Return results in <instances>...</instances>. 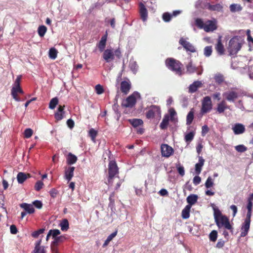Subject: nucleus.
Masks as SVG:
<instances>
[{"instance_id": "f257e3e1", "label": "nucleus", "mask_w": 253, "mask_h": 253, "mask_svg": "<svg viewBox=\"0 0 253 253\" xmlns=\"http://www.w3.org/2000/svg\"><path fill=\"white\" fill-rule=\"evenodd\" d=\"M166 66L175 74L180 76L183 74L182 64L173 58H168L165 60Z\"/></svg>"}, {"instance_id": "dca6fc26", "label": "nucleus", "mask_w": 253, "mask_h": 253, "mask_svg": "<svg viewBox=\"0 0 253 253\" xmlns=\"http://www.w3.org/2000/svg\"><path fill=\"white\" fill-rule=\"evenodd\" d=\"M107 38V34H106L101 37L100 41L96 44V46L98 47L99 51L101 52L104 51L105 50V48L106 45Z\"/></svg>"}, {"instance_id": "aec40b11", "label": "nucleus", "mask_w": 253, "mask_h": 253, "mask_svg": "<svg viewBox=\"0 0 253 253\" xmlns=\"http://www.w3.org/2000/svg\"><path fill=\"white\" fill-rule=\"evenodd\" d=\"M139 13L141 18L143 21L146 20L148 16V12L145 6L142 2L139 4Z\"/></svg>"}, {"instance_id": "c03bdc74", "label": "nucleus", "mask_w": 253, "mask_h": 253, "mask_svg": "<svg viewBox=\"0 0 253 253\" xmlns=\"http://www.w3.org/2000/svg\"><path fill=\"white\" fill-rule=\"evenodd\" d=\"M65 239L66 238L64 236L57 237L54 239V241L52 242V244L55 245H58L59 243L63 242Z\"/></svg>"}, {"instance_id": "5701e85b", "label": "nucleus", "mask_w": 253, "mask_h": 253, "mask_svg": "<svg viewBox=\"0 0 253 253\" xmlns=\"http://www.w3.org/2000/svg\"><path fill=\"white\" fill-rule=\"evenodd\" d=\"M232 129L235 134H240L244 133L245 131V128L243 125L241 124H236L232 127Z\"/></svg>"}, {"instance_id": "f3484780", "label": "nucleus", "mask_w": 253, "mask_h": 253, "mask_svg": "<svg viewBox=\"0 0 253 253\" xmlns=\"http://www.w3.org/2000/svg\"><path fill=\"white\" fill-rule=\"evenodd\" d=\"M250 222L246 221H244L242 223L241 227V237H244L248 235L250 228Z\"/></svg>"}, {"instance_id": "de8ad7c7", "label": "nucleus", "mask_w": 253, "mask_h": 253, "mask_svg": "<svg viewBox=\"0 0 253 253\" xmlns=\"http://www.w3.org/2000/svg\"><path fill=\"white\" fill-rule=\"evenodd\" d=\"M217 237V232L215 230L212 231L210 234V239L211 241L215 242Z\"/></svg>"}, {"instance_id": "393cba45", "label": "nucleus", "mask_w": 253, "mask_h": 253, "mask_svg": "<svg viewBox=\"0 0 253 253\" xmlns=\"http://www.w3.org/2000/svg\"><path fill=\"white\" fill-rule=\"evenodd\" d=\"M20 207L23 209L27 212V213L29 214L33 213L35 211L33 206L29 204L25 203H22L20 205Z\"/></svg>"}, {"instance_id": "c9c22d12", "label": "nucleus", "mask_w": 253, "mask_h": 253, "mask_svg": "<svg viewBox=\"0 0 253 253\" xmlns=\"http://www.w3.org/2000/svg\"><path fill=\"white\" fill-rule=\"evenodd\" d=\"M223 6L219 3H217L214 5L210 4L209 6V9L212 11H222Z\"/></svg>"}, {"instance_id": "ddd939ff", "label": "nucleus", "mask_w": 253, "mask_h": 253, "mask_svg": "<svg viewBox=\"0 0 253 253\" xmlns=\"http://www.w3.org/2000/svg\"><path fill=\"white\" fill-rule=\"evenodd\" d=\"M223 95L227 101L230 102H234L238 97V93L235 91L225 92Z\"/></svg>"}, {"instance_id": "f8f14e48", "label": "nucleus", "mask_w": 253, "mask_h": 253, "mask_svg": "<svg viewBox=\"0 0 253 253\" xmlns=\"http://www.w3.org/2000/svg\"><path fill=\"white\" fill-rule=\"evenodd\" d=\"M130 88L131 83L128 80H127V81H122L121 83L120 90L124 94H127L129 92Z\"/></svg>"}, {"instance_id": "e433bc0d", "label": "nucleus", "mask_w": 253, "mask_h": 253, "mask_svg": "<svg viewBox=\"0 0 253 253\" xmlns=\"http://www.w3.org/2000/svg\"><path fill=\"white\" fill-rule=\"evenodd\" d=\"M58 51L54 47L51 48L49 50V57L51 59H55L57 56Z\"/></svg>"}, {"instance_id": "37998d69", "label": "nucleus", "mask_w": 253, "mask_h": 253, "mask_svg": "<svg viewBox=\"0 0 253 253\" xmlns=\"http://www.w3.org/2000/svg\"><path fill=\"white\" fill-rule=\"evenodd\" d=\"M212 52L211 46H207L204 48V54L206 57H209L211 55Z\"/></svg>"}, {"instance_id": "bf43d9fd", "label": "nucleus", "mask_w": 253, "mask_h": 253, "mask_svg": "<svg viewBox=\"0 0 253 253\" xmlns=\"http://www.w3.org/2000/svg\"><path fill=\"white\" fill-rule=\"evenodd\" d=\"M65 113L57 112L54 114V118L56 121H60L63 118Z\"/></svg>"}, {"instance_id": "e2e57ef3", "label": "nucleus", "mask_w": 253, "mask_h": 253, "mask_svg": "<svg viewBox=\"0 0 253 253\" xmlns=\"http://www.w3.org/2000/svg\"><path fill=\"white\" fill-rule=\"evenodd\" d=\"M21 80V76H18L14 82L13 86H20V82Z\"/></svg>"}, {"instance_id": "4be33fe9", "label": "nucleus", "mask_w": 253, "mask_h": 253, "mask_svg": "<svg viewBox=\"0 0 253 253\" xmlns=\"http://www.w3.org/2000/svg\"><path fill=\"white\" fill-rule=\"evenodd\" d=\"M31 177V174L22 172H19L17 175V181L19 184L23 183L26 179Z\"/></svg>"}, {"instance_id": "774afa93", "label": "nucleus", "mask_w": 253, "mask_h": 253, "mask_svg": "<svg viewBox=\"0 0 253 253\" xmlns=\"http://www.w3.org/2000/svg\"><path fill=\"white\" fill-rule=\"evenodd\" d=\"M51 250L52 253H59L58 249V245H51Z\"/></svg>"}, {"instance_id": "4d7b16f0", "label": "nucleus", "mask_w": 253, "mask_h": 253, "mask_svg": "<svg viewBox=\"0 0 253 253\" xmlns=\"http://www.w3.org/2000/svg\"><path fill=\"white\" fill-rule=\"evenodd\" d=\"M196 25L200 29L204 28L205 23H204L202 19L198 18L195 21Z\"/></svg>"}, {"instance_id": "f704fd0d", "label": "nucleus", "mask_w": 253, "mask_h": 253, "mask_svg": "<svg viewBox=\"0 0 253 253\" xmlns=\"http://www.w3.org/2000/svg\"><path fill=\"white\" fill-rule=\"evenodd\" d=\"M194 111L192 109L188 114L186 117V124L190 125L192 124L194 119Z\"/></svg>"}, {"instance_id": "2f4dec72", "label": "nucleus", "mask_w": 253, "mask_h": 253, "mask_svg": "<svg viewBox=\"0 0 253 253\" xmlns=\"http://www.w3.org/2000/svg\"><path fill=\"white\" fill-rule=\"evenodd\" d=\"M61 229L63 231H66L69 228V222L67 219H63L60 223Z\"/></svg>"}, {"instance_id": "0e129e2a", "label": "nucleus", "mask_w": 253, "mask_h": 253, "mask_svg": "<svg viewBox=\"0 0 253 253\" xmlns=\"http://www.w3.org/2000/svg\"><path fill=\"white\" fill-rule=\"evenodd\" d=\"M33 204L38 209H41L42 207V204L41 201L36 200L33 202Z\"/></svg>"}, {"instance_id": "39448f33", "label": "nucleus", "mask_w": 253, "mask_h": 253, "mask_svg": "<svg viewBox=\"0 0 253 253\" xmlns=\"http://www.w3.org/2000/svg\"><path fill=\"white\" fill-rule=\"evenodd\" d=\"M215 223L219 229L223 228L229 230L231 233H233V225L230 223L229 219L227 216H222L219 219L215 221Z\"/></svg>"}, {"instance_id": "bb28decb", "label": "nucleus", "mask_w": 253, "mask_h": 253, "mask_svg": "<svg viewBox=\"0 0 253 253\" xmlns=\"http://www.w3.org/2000/svg\"><path fill=\"white\" fill-rule=\"evenodd\" d=\"M67 163L68 165H73L77 161V157L71 153H69L67 156Z\"/></svg>"}, {"instance_id": "49530a36", "label": "nucleus", "mask_w": 253, "mask_h": 253, "mask_svg": "<svg viewBox=\"0 0 253 253\" xmlns=\"http://www.w3.org/2000/svg\"><path fill=\"white\" fill-rule=\"evenodd\" d=\"M235 150L240 153L245 152L247 150V147L243 144L239 145L235 147Z\"/></svg>"}, {"instance_id": "6e6d98bb", "label": "nucleus", "mask_w": 253, "mask_h": 253, "mask_svg": "<svg viewBox=\"0 0 253 253\" xmlns=\"http://www.w3.org/2000/svg\"><path fill=\"white\" fill-rule=\"evenodd\" d=\"M44 231V229H40L37 231L33 232L32 234V236L34 238H38L40 234L43 233Z\"/></svg>"}, {"instance_id": "5fc2aeb1", "label": "nucleus", "mask_w": 253, "mask_h": 253, "mask_svg": "<svg viewBox=\"0 0 253 253\" xmlns=\"http://www.w3.org/2000/svg\"><path fill=\"white\" fill-rule=\"evenodd\" d=\"M33 131L31 128H26L24 131V137L29 138L32 135Z\"/></svg>"}, {"instance_id": "3c124183", "label": "nucleus", "mask_w": 253, "mask_h": 253, "mask_svg": "<svg viewBox=\"0 0 253 253\" xmlns=\"http://www.w3.org/2000/svg\"><path fill=\"white\" fill-rule=\"evenodd\" d=\"M43 186V182L41 180H39L36 183L35 185V189L37 191H39L42 188Z\"/></svg>"}, {"instance_id": "69168bd1", "label": "nucleus", "mask_w": 253, "mask_h": 253, "mask_svg": "<svg viewBox=\"0 0 253 253\" xmlns=\"http://www.w3.org/2000/svg\"><path fill=\"white\" fill-rule=\"evenodd\" d=\"M201 181V178L200 176L197 175L193 178V183L195 185H197L200 183Z\"/></svg>"}, {"instance_id": "9d476101", "label": "nucleus", "mask_w": 253, "mask_h": 253, "mask_svg": "<svg viewBox=\"0 0 253 253\" xmlns=\"http://www.w3.org/2000/svg\"><path fill=\"white\" fill-rule=\"evenodd\" d=\"M179 43L183 46L186 51H189L192 53L196 51L195 46L190 42L186 41L183 38H181L180 39Z\"/></svg>"}, {"instance_id": "79ce46f5", "label": "nucleus", "mask_w": 253, "mask_h": 253, "mask_svg": "<svg viewBox=\"0 0 253 253\" xmlns=\"http://www.w3.org/2000/svg\"><path fill=\"white\" fill-rule=\"evenodd\" d=\"M214 80L217 84H220L224 81V78L222 75L219 74L215 76Z\"/></svg>"}, {"instance_id": "72a5a7b5", "label": "nucleus", "mask_w": 253, "mask_h": 253, "mask_svg": "<svg viewBox=\"0 0 253 253\" xmlns=\"http://www.w3.org/2000/svg\"><path fill=\"white\" fill-rule=\"evenodd\" d=\"M130 124L134 127H136L143 124V121L141 119H133L129 120Z\"/></svg>"}, {"instance_id": "864d4df0", "label": "nucleus", "mask_w": 253, "mask_h": 253, "mask_svg": "<svg viewBox=\"0 0 253 253\" xmlns=\"http://www.w3.org/2000/svg\"><path fill=\"white\" fill-rule=\"evenodd\" d=\"M95 91H96V93L97 94H102L104 91V90L102 87V85H101L100 84H97L95 87Z\"/></svg>"}, {"instance_id": "c756f323", "label": "nucleus", "mask_w": 253, "mask_h": 253, "mask_svg": "<svg viewBox=\"0 0 253 253\" xmlns=\"http://www.w3.org/2000/svg\"><path fill=\"white\" fill-rule=\"evenodd\" d=\"M169 120V117L168 115H165L162 122L160 125V127L162 129H165L167 128Z\"/></svg>"}, {"instance_id": "603ef678", "label": "nucleus", "mask_w": 253, "mask_h": 253, "mask_svg": "<svg viewBox=\"0 0 253 253\" xmlns=\"http://www.w3.org/2000/svg\"><path fill=\"white\" fill-rule=\"evenodd\" d=\"M176 169L179 174L181 176H183L185 174V170L184 167L179 164L178 165H176Z\"/></svg>"}, {"instance_id": "09e8293b", "label": "nucleus", "mask_w": 253, "mask_h": 253, "mask_svg": "<svg viewBox=\"0 0 253 253\" xmlns=\"http://www.w3.org/2000/svg\"><path fill=\"white\" fill-rule=\"evenodd\" d=\"M213 180L211 176H209L207 178V179L205 182V186L207 188H211L212 186H213Z\"/></svg>"}, {"instance_id": "473e14b6", "label": "nucleus", "mask_w": 253, "mask_h": 253, "mask_svg": "<svg viewBox=\"0 0 253 253\" xmlns=\"http://www.w3.org/2000/svg\"><path fill=\"white\" fill-rule=\"evenodd\" d=\"M229 8L232 12H239L242 9V7L240 4L235 3L231 4Z\"/></svg>"}, {"instance_id": "6e6552de", "label": "nucleus", "mask_w": 253, "mask_h": 253, "mask_svg": "<svg viewBox=\"0 0 253 253\" xmlns=\"http://www.w3.org/2000/svg\"><path fill=\"white\" fill-rule=\"evenodd\" d=\"M160 107L156 105L151 106L146 113V117L148 119H153L156 116H160Z\"/></svg>"}, {"instance_id": "6ab92c4d", "label": "nucleus", "mask_w": 253, "mask_h": 253, "mask_svg": "<svg viewBox=\"0 0 253 253\" xmlns=\"http://www.w3.org/2000/svg\"><path fill=\"white\" fill-rule=\"evenodd\" d=\"M217 27L215 23L211 20H208L205 25L204 30L207 32L213 31L216 29Z\"/></svg>"}, {"instance_id": "4c0bfd02", "label": "nucleus", "mask_w": 253, "mask_h": 253, "mask_svg": "<svg viewBox=\"0 0 253 253\" xmlns=\"http://www.w3.org/2000/svg\"><path fill=\"white\" fill-rule=\"evenodd\" d=\"M58 102V99L57 97L52 98L49 103V108L52 110L55 109Z\"/></svg>"}, {"instance_id": "c85d7f7f", "label": "nucleus", "mask_w": 253, "mask_h": 253, "mask_svg": "<svg viewBox=\"0 0 253 253\" xmlns=\"http://www.w3.org/2000/svg\"><path fill=\"white\" fill-rule=\"evenodd\" d=\"M190 205H186L182 211L181 215L183 219H188L190 217Z\"/></svg>"}, {"instance_id": "680f3d73", "label": "nucleus", "mask_w": 253, "mask_h": 253, "mask_svg": "<svg viewBox=\"0 0 253 253\" xmlns=\"http://www.w3.org/2000/svg\"><path fill=\"white\" fill-rule=\"evenodd\" d=\"M252 211H248L246 215V217L244 221L250 222L251 221V216H252Z\"/></svg>"}, {"instance_id": "1a4fd4ad", "label": "nucleus", "mask_w": 253, "mask_h": 253, "mask_svg": "<svg viewBox=\"0 0 253 253\" xmlns=\"http://www.w3.org/2000/svg\"><path fill=\"white\" fill-rule=\"evenodd\" d=\"M186 72L188 74H193L196 72L198 75H202L203 73V68L202 66L196 67L193 64L191 60L190 62L186 65Z\"/></svg>"}, {"instance_id": "052dcab7", "label": "nucleus", "mask_w": 253, "mask_h": 253, "mask_svg": "<svg viewBox=\"0 0 253 253\" xmlns=\"http://www.w3.org/2000/svg\"><path fill=\"white\" fill-rule=\"evenodd\" d=\"M209 128L208 126L204 125L202 127V135L205 136L206 134L209 132Z\"/></svg>"}, {"instance_id": "8fccbe9b", "label": "nucleus", "mask_w": 253, "mask_h": 253, "mask_svg": "<svg viewBox=\"0 0 253 253\" xmlns=\"http://www.w3.org/2000/svg\"><path fill=\"white\" fill-rule=\"evenodd\" d=\"M97 135V132L93 128H91L89 131V135L91 137L92 140L94 141Z\"/></svg>"}, {"instance_id": "a18cd8bd", "label": "nucleus", "mask_w": 253, "mask_h": 253, "mask_svg": "<svg viewBox=\"0 0 253 253\" xmlns=\"http://www.w3.org/2000/svg\"><path fill=\"white\" fill-rule=\"evenodd\" d=\"M172 18V15L169 12H165L162 15L163 20L166 22H169Z\"/></svg>"}, {"instance_id": "7ed1b4c3", "label": "nucleus", "mask_w": 253, "mask_h": 253, "mask_svg": "<svg viewBox=\"0 0 253 253\" xmlns=\"http://www.w3.org/2000/svg\"><path fill=\"white\" fill-rule=\"evenodd\" d=\"M119 174V168L115 161H110L108 165V175L107 182L106 184L109 186H111L113 183L114 178Z\"/></svg>"}, {"instance_id": "cd10ccee", "label": "nucleus", "mask_w": 253, "mask_h": 253, "mask_svg": "<svg viewBox=\"0 0 253 253\" xmlns=\"http://www.w3.org/2000/svg\"><path fill=\"white\" fill-rule=\"evenodd\" d=\"M228 107L226 105V102L224 100H222L220 103L217 104L216 111L220 114L223 113L225 110Z\"/></svg>"}, {"instance_id": "423d86ee", "label": "nucleus", "mask_w": 253, "mask_h": 253, "mask_svg": "<svg viewBox=\"0 0 253 253\" xmlns=\"http://www.w3.org/2000/svg\"><path fill=\"white\" fill-rule=\"evenodd\" d=\"M202 106L200 110V114H205L210 112L212 108V104L211 98L210 96H207L203 98L201 101Z\"/></svg>"}, {"instance_id": "a878e982", "label": "nucleus", "mask_w": 253, "mask_h": 253, "mask_svg": "<svg viewBox=\"0 0 253 253\" xmlns=\"http://www.w3.org/2000/svg\"><path fill=\"white\" fill-rule=\"evenodd\" d=\"M198 199V196L195 194H191L187 197V202L188 203V205L191 206L194 205L197 203Z\"/></svg>"}, {"instance_id": "b1692460", "label": "nucleus", "mask_w": 253, "mask_h": 253, "mask_svg": "<svg viewBox=\"0 0 253 253\" xmlns=\"http://www.w3.org/2000/svg\"><path fill=\"white\" fill-rule=\"evenodd\" d=\"M204 163L205 160L202 156H199V162L195 165V173L197 175H199L201 173L202 167L204 165Z\"/></svg>"}, {"instance_id": "f03ea898", "label": "nucleus", "mask_w": 253, "mask_h": 253, "mask_svg": "<svg viewBox=\"0 0 253 253\" xmlns=\"http://www.w3.org/2000/svg\"><path fill=\"white\" fill-rule=\"evenodd\" d=\"M102 57L106 62L109 63L114 61L115 58L120 59L122 57V52L119 48L114 49L110 47L103 51Z\"/></svg>"}, {"instance_id": "4468645a", "label": "nucleus", "mask_w": 253, "mask_h": 253, "mask_svg": "<svg viewBox=\"0 0 253 253\" xmlns=\"http://www.w3.org/2000/svg\"><path fill=\"white\" fill-rule=\"evenodd\" d=\"M74 167H66L65 169L64 178L69 182L74 176Z\"/></svg>"}, {"instance_id": "0eeeda50", "label": "nucleus", "mask_w": 253, "mask_h": 253, "mask_svg": "<svg viewBox=\"0 0 253 253\" xmlns=\"http://www.w3.org/2000/svg\"><path fill=\"white\" fill-rule=\"evenodd\" d=\"M138 96H139V94L137 92H134L123 101L122 106L126 108L133 107L136 104V97Z\"/></svg>"}, {"instance_id": "58836bf2", "label": "nucleus", "mask_w": 253, "mask_h": 253, "mask_svg": "<svg viewBox=\"0 0 253 253\" xmlns=\"http://www.w3.org/2000/svg\"><path fill=\"white\" fill-rule=\"evenodd\" d=\"M214 210V218L215 222L219 219L222 216H225V215H223L220 210L218 209H213Z\"/></svg>"}, {"instance_id": "13d9d810", "label": "nucleus", "mask_w": 253, "mask_h": 253, "mask_svg": "<svg viewBox=\"0 0 253 253\" xmlns=\"http://www.w3.org/2000/svg\"><path fill=\"white\" fill-rule=\"evenodd\" d=\"M49 232H50L51 236H52L54 239L57 237V236L60 234V231L58 229H51Z\"/></svg>"}, {"instance_id": "9b49d317", "label": "nucleus", "mask_w": 253, "mask_h": 253, "mask_svg": "<svg viewBox=\"0 0 253 253\" xmlns=\"http://www.w3.org/2000/svg\"><path fill=\"white\" fill-rule=\"evenodd\" d=\"M162 155L165 157H169L173 153V149L171 147L166 144H163L161 145Z\"/></svg>"}, {"instance_id": "7c9ffc66", "label": "nucleus", "mask_w": 253, "mask_h": 253, "mask_svg": "<svg viewBox=\"0 0 253 253\" xmlns=\"http://www.w3.org/2000/svg\"><path fill=\"white\" fill-rule=\"evenodd\" d=\"M41 243V240L36 243L34 250L35 253H45L44 247L40 246Z\"/></svg>"}, {"instance_id": "338daca9", "label": "nucleus", "mask_w": 253, "mask_h": 253, "mask_svg": "<svg viewBox=\"0 0 253 253\" xmlns=\"http://www.w3.org/2000/svg\"><path fill=\"white\" fill-rule=\"evenodd\" d=\"M10 233L12 234H16L18 232L16 226L15 225H11L10 227Z\"/></svg>"}, {"instance_id": "a19ab883", "label": "nucleus", "mask_w": 253, "mask_h": 253, "mask_svg": "<svg viewBox=\"0 0 253 253\" xmlns=\"http://www.w3.org/2000/svg\"><path fill=\"white\" fill-rule=\"evenodd\" d=\"M195 133L194 132H190L186 134L184 137V140L186 143H189L194 138Z\"/></svg>"}, {"instance_id": "a211bd4d", "label": "nucleus", "mask_w": 253, "mask_h": 253, "mask_svg": "<svg viewBox=\"0 0 253 253\" xmlns=\"http://www.w3.org/2000/svg\"><path fill=\"white\" fill-rule=\"evenodd\" d=\"M215 49L219 55H223L225 49L224 45L221 42V37L219 36L217 39V42L215 45Z\"/></svg>"}, {"instance_id": "2eb2a0df", "label": "nucleus", "mask_w": 253, "mask_h": 253, "mask_svg": "<svg viewBox=\"0 0 253 253\" xmlns=\"http://www.w3.org/2000/svg\"><path fill=\"white\" fill-rule=\"evenodd\" d=\"M23 94L24 92L20 86H13L11 89V95L17 101H20V99L18 96V93Z\"/></svg>"}, {"instance_id": "412c9836", "label": "nucleus", "mask_w": 253, "mask_h": 253, "mask_svg": "<svg viewBox=\"0 0 253 253\" xmlns=\"http://www.w3.org/2000/svg\"><path fill=\"white\" fill-rule=\"evenodd\" d=\"M202 86V83L201 81H195L189 86V92L191 93H194L196 92L199 88L201 87Z\"/></svg>"}, {"instance_id": "20e7f679", "label": "nucleus", "mask_w": 253, "mask_h": 253, "mask_svg": "<svg viewBox=\"0 0 253 253\" xmlns=\"http://www.w3.org/2000/svg\"><path fill=\"white\" fill-rule=\"evenodd\" d=\"M242 43L239 38L234 37L229 42L227 50L230 55H235L241 49Z\"/></svg>"}, {"instance_id": "ea45409f", "label": "nucleus", "mask_w": 253, "mask_h": 253, "mask_svg": "<svg viewBox=\"0 0 253 253\" xmlns=\"http://www.w3.org/2000/svg\"><path fill=\"white\" fill-rule=\"evenodd\" d=\"M47 31V28L44 25L40 26L38 29V33L40 37H43Z\"/></svg>"}]
</instances>
